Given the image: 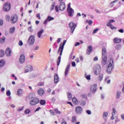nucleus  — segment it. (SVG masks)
<instances>
[{
	"label": "nucleus",
	"instance_id": "nucleus-1",
	"mask_svg": "<svg viewBox=\"0 0 124 124\" xmlns=\"http://www.w3.org/2000/svg\"><path fill=\"white\" fill-rule=\"evenodd\" d=\"M114 69V59L111 58L109 61V63L108 65L106 68V71L108 74H111L113 72Z\"/></svg>",
	"mask_w": 124,
	"mask_h": 124
},
{
	"label": "nucleus",
	"instance_id": "nucleus-2",
	"mask_svg": "<svg viewBox=\"0 0 124 124\" xmlns=\"http://www.w3.org/2000/svg\"><path fill=\"white\" fill-rule=\"evenodd\" d=\"M102 64L103 65H105L107 62V53H106V49L105 48L102 49Z\"/></svg>",
	"mask_w": 124,
	"mask_h": 124
},
{
	"label": "nucleus",
	"instance_id": "nucleus-3",
	"mask_svg": "<svg viewBox=\"0 0 124 124\" xmlns=\"http://www.w3.org/2000/svg\"><path fill=\"white\" fill-rule=\"evenodd\" d=\"M100 71H101V67H100V65H96L93 69V73L95 75H98L100 74Z\"/></svg>",
	"mask_w": 124,
	"mask_h": 124
},
{
	"label": "nucleus",
	"instance_id": "nucleus-4",
	"mask_svg": "<svg viewBox=\"0 0 124 124\" xmlns=\"http://www.w3.org/2000/svg\"><path fill=\"white\" fill-rule=\"evenodd\" d=\"M35 41V36L34 35H32L30 36L28 39V44L31 46H32L33 44H34V42Z\"/></svg>",
	"mask_w": 124,
	"mask_h": 124
},
{
	"label": "nucleus",
	"instance_id": "nucleus-5",
	"mask_svg": "<svg viewBox=\"0 0 124 124\" xmlns=\"http://www.w3.org/2000/svg\"><path fill=\"white\" fill-rule=\"evenodd\" d=\"M38 103H39V99L37 98H34L32 100H30L29 102L30 105L31 106L36 105Z\"/></svg>",
	"mask_w": 124,
	"mask_h": 124
},
{
	"label": "nucleus",
	"instance_id": "nucleus-6",
	"mask_svg": "<svg viewBox=\"0 0 124 124\" xmlns=\"http://www.w3.org/2000/svg\"><path fill=\"white\" fill-rule=\"evenodd\" d=\"M69 26L71 29V33H73V32H74V30H75V29H76L77 25H75V23H74V22H71L69 24Z\"/></svg>",
	"mask_w": 124,
	"mask_h": 124
},
{
	"label": "nucleus",
	"instance_id": "nucleus-7",
	"mask_svg": "<svg viewBox=\"0 0 124 124\" xmlns=\"http://www.w3.org/2000/svg\"><path fill=\"white\" fill-rule=\"evenodd\" d=\"M11 8V4L9 2H6L3 6V10L5 11H9Z\"/></svg>",
	"mask_w": 124,
	"mask_h": 124
},
{
	"label": "nucleus",
	"instance_id": "nucleus-8",
	"mask_svg": "<svg viewBox=\"0 0 124 124\" xmlns=\"http://www.w3.org/2000/svg\"><path fill=\"white\" fill-rule=\"evenodd\" d=\"M18 21V16L14 15L11 16V22L12 24H15Z\"/></svg>",
	"mask_w": 124,
	"mask_h": 124
},
{
	"label": "nucleus",
	"instance_id": "nucleus-9",
	"mask_svg": "<svg viewBox=\"0 0 124 124\" xmlns=\"http://www.w3.org/2000/svg\"><path fill=\"white\" fill-rule=\"evenodd\" d=\"M25 61H26V57L24 54H21L19 58L18 62L19 63L21 64H23L24 62H25Z\"/></svg>",
	"mask_w": 124,
	"mask_h": 124
},
{
	"label": "nucleus",
	"instance_id": "nucleus-10",
	"mask_svg": "<svg viewBox=\"0 0 124 124\" xmlns=\"http://www.w3.org/2000/svg\"><path fill=\"white\" fill-rule=\"evenodd\" d=\"M97 90V85L96 84H93L90 87V92L92 93H95Z\"/></svg>",
	"mask_w": 124,
	"mask_h": 124
},
{
	"label": "nucleus",
	"instance_id": "nucleus-11",
	"mask_svg": "<svg viewBox=\"0 0 124 124\" xmlns=\"http://www.w3.org/2000/svg\"><path fill=\"white\" fill-rule=\"evenodd\" d=\"M75 111L78 115H80L83 113V108L80 106H78L76 108Z\"/></svg>",
	"mask_w": 124,
	"mask_h": 124
},
{
	"label": "nucleus",
	"instance_id": "nucleus-12",
	"mask_svg": "<svg viewBox=\"0 0 124 124\" xmlns=\"http://www.w3.org/2000/svg\"><path fill=\"white\" fill-rule=\"evenodd\" d=\"M65 43H66V40H63V43H61L60 45L59 48L58 49V54L61 52V50L62 49L63 47V48H64V46L65 45Z\"/></svg>",
	"mask_w": 124,
	"mask_h": 124
},
{
	"label": "nucleus",
	"instance_id": "nucleus-13",
	"mask_svg": "<svg viewBox=\"0 0 124 124\" xmlns=\"http://www.w3.org/2000/svg\"><path fill=\"white\" fill-rule=\"evenodd\" d=\"M64 9H65V3L64 2H62L60 4L59 10L63 11Z\"/></svg>",
	"mask_w": 124,
	"mask_h": 124
},
{
	"label": "nucleus",
	"instance_id": "nucleus-14",
	"mask_svg": "<svg viewBox=\"0 0 124 124\" xmlns=\"http://www.w3.org/2000/svg\"><path fill=\"white\" fill-rule=\"evenodd\" d=\"M27 68L28 69H25V73H27L29 72L30 71H32V70H33V68L32 67V66H31V65H28L26 66Z\"/></svg>",
	"mask_w": 124,
	"mask_h": 124
},
{
	"label": "nucleus",
	"instance_id": "nucleus-15",
	"mask_svg": "<svg viewBox=\"0 0 124 124\" xmlns=\"http://www.w3.org/2000/svg\"><path fill=\"white\" fill-rule=\"evenodd\" d=\"M5 55L7 57H10L11 56V49L8 47L5 50Z\"/></svg>",
	"mask_w": 124,
	"mask_h": 124
},
{
	"label": "nucleus",
	"instance_id": "nucleus-16",
	"mask_svg": "<svg viewBox=\"0 0 124 124\" xmlns=\"http://www.w3.org/2000/svg\"><path fill=\"white\" fill-rule=\"evenodd\" d=\"M67 11L69 13V16L70 17H72V16L74 15V10H73L72 8L69 9L67 10Z\"/></svg>",
	"mask_w": 124,
	"mask_h": 124
},
{
	"label": "nucleus",
	"instance_id": "nucleus-17",
	"mask_svg": "<svg viewBox=\"0 0 124 124\" xmlns=\"http://www.w3.org/2000/svg\"><path fill=\"white\" fill-rule=\"evenodd\" d=\"M44 32V30L43 29H41L40 31L38 32L37 35L38 38H41V37L42 36V34H43Z\"/></svg>",
	"mask_w": 124,
	"mask_h": 124
},
{
	"label": "nucleus",
	"instance_id": "nucleus-18",
	"mask_svg": "<svg viewBox=\"0 0 124 124\" xmlns=\"http://www.w3.org/2000/svg\"><path fill=\"white\" fill-rule=\"evenodd\" d=\"M60 81V78H59V75L57 74L54 75V83L55 84H58Z\"/></svg>",
	"mask_w": 124,
	"mask_h": 124
},
{
	"label": "nucleus",
	"instance_id": "nucleus-19",
	"mask_svg": "<svg viewBox=\"0 0 124 124\" xmlns=\"http://www.w3.org/2000/svg\"><path fill=\"white\" fill-rule=\"evenodd\" d=\"M70 68V63H69L66 67V69H65L64 72V76H67L68 74V72L69 71V69Z\"/></svg>",
	"mask_w": 124,
	"mask_h": 124
},
{
	"label": "nucleus",
	"instance_id": "nucleus-20",
	"mask_svg": "<svg viewBox=\"0 0 124 124\" xmlns=\"http://www.w3.org/2000/svg\"><path fill=\"white\" fill-rule=\"evenodd\" d=\"M93 51V46H88V49L87 50V55H90L92 51Z\"/></svg>",
	"mask_w": 124,
	"mask_h": 124
},
{
	"label": "nucleus",
	"instance_id": "nucleus-21",
	"mask_svg": "<svg viewBox=\"0 0 124 124\" xmlns=\"http://www.w3.org/2000/svg\"><path fill=\"white\" fill-rule=\"evenodd\" d=\"M29 99L30 100H31L32 99H33V98H36L35 97V94L34 93H30L28 95Z\"/></svg>",
	"mask_w": 124,
	"mask_h": 124
},
{
	"label": "nucleus",
	"instance_id": "nucleus-22",
	"mask_svg": "<svg viewBox=\"0 0 124 124\" xmlns=\"http://www.w3.org/2000/svg\"><path fill=\"white\" fill-rule=\"evenodd\" d=\"M86 103H87V102L84 99H82L79 101V104L80 105H81V106H85L86 105Z\"/></svg>",
	"mask_w": 124,
	"mask_h": 124
},
{
	"label": "nucleus",
	"instance_id": "nucleus-23",
	"mask_svg": "<svg viewBox=\"0 0 124 124\" xmlns=\"http://www.w3.org/2000/svg\"><path fill=\"white\" fill-rule=\"evenodd\" d=\"M45 93V92L44 91V90H43V89H40L38 91V93L40 95H44Z\"/></svg>",
	"mask_w": 124,
	"mask_h": 124
},
{
	"label": "nucleus",
	"instance_id": "nucleus-24",
	"mask_svg": "<svg viewBox=\"0 0 124 124\" xmlns=\"http://www.w3.org/2000/svg\"><path fill=\"white\" fill-rule=\"evenodd\" d=\"M22 93H23V90L21 89H19L17 91V94L18 96H21Z\"/></svg>",
	"mask_w": 124,
	"mask_h": 124
},
{
	"label": "nucleus",
	"instance_id": "nucleus-25",
	"mask_svg": "<svg viewBox=\"0 0 124 124\" xmlns=\"http://www.w3.org/2000/svg\"><path fill=\"white\" fill-rule=\"evenodd\" d=\"M108 116V112H104L103 118L105 121H106V118H107V116Z\"/></svg>",
	"mask_w": 124,
	"mask_h": 124
},
{
	"label": "nucleus",
	"instance_id": "nucleus-26",
	"mask_svg": "<svg viewBox=\"0 0 124 124\" xmlns=\"http://www.w3.org/2000/svg\"><path fill=\"white\" fill-rule=\"evenodd\" d=\"M4 64H5V61H4V60H2L0 61V67H2V66H4Z\"/></svg>",
	"mask_w": 124,
	"mask_h": 124
},
{
	"label": "nucleus",
	"instance_id": "nucleus-27",
	"mask_svg": "<svg viewBox=\"0 0 124 124\" xmlns=\"http://www.w3.org/2000/svg\"><path fill=\"white\" fill-rule=\"evenodd\" d=\"M121 41H122V39H118L117 38L114 39V42L116 44L120 43Z\"/></svg>",
	"mask_w": 124,
	"mask_h": 124
},
{
	"label": "nucleus",
	"instance_id": "nucleus-28",
	"mask_svg": "<svg viewBox=\"0 0 124 124\" xmlns=\"http://www.w3.org/2000/svg\"><path fill=\"white\" fill-rule=\"evenodd\" d=\"M98 80H99V81H102L103 79V74H100L99 75V76L98 77Z\"/></svg>",
	"mask_w": 124,
	"mask_h": 124
},
{
	"label": "nucleus",
	"instance_id": "nucleus-29",
	"mask_svg": "<svg viewBox=\"0 0 124 124\" xmlns=\"http://www.w3.org/2000/svg\"><path fill=\"white\" fill-rule=\"evenodd\" d=\"M14 31H15V27L11 28L9 30L10 33H14Z\"/></svg>",
	"mask_w": 124,
	"mask_h": 124
},
{
	"label": "nucleus",
	"instance_id": "nucleus-30",
	"mask_svg": "<svg viewBox=\"0 0 124 124\" xmlns=\"http://www.w3.org/2000/svg\"><path fill=\"white\" fill-rule=\"evenodd\" d=\"M77 117L76 116H73L72 118V122L73 123V124H75L76 122H77Z\"/></svg>",
	"mask_w": 124,
	"mask_h": 124
},
{
	"label": "nucleus",
	"instance_id": "nucleus-31",
	"mask_svg": "<svg viewBox=\"0 0 124 124\" xmlns=\"http://www.w3.org/2000/svg\"><path fill=\"white\" fill-rule=\"evenodd\" d=\"M4 51H3V50H0V58H2V57H4Z\"/></svg>",
	"mask_w": 124,
	"mask_h": 124
},
{
	"label": "nucleus",
	"instance_id": "nucleus-32",
	"mask_svg": "<svg viewBox=\"0 0 124 124\" xmlns=\"http://www.w3.org/2000/svg\"><path fill=\"white\" fill-rule=\"evenodd\" d=\"M72 101H73L74 104L76 105V104H77L78 103V100L75 97L73 98Z\"/></svg>",
	"mask_w": 124,
	"mask_h": 124
},
{
	"label": "nucleus",
	"instance_id": "nucleus-33",
	"mask_svg": "<svg viewBox=\"0 0 124 124\" xmlns=\"http://www.w3.org/2000/svg\"><path fill=\"white\" fill-rule=\"evenodd\" d=\"M0 43H4L5 42V37H2L0 39Z\"/></svg>",
	"mask_w": 124,
	"mask_h": 124
},
{
	"label": "nucleus",
	"instance_id": "nucleus-34",
	"mask_svg": "<svg viewBox=\"0 0 124 124\" xmlns=\"http://www.w3.org/2000/svg\"><path fill=\"white\" fill-rule=\"evenodd\" d=\"M62 59V57L61 56H59L57 59V65H60V63H61V59Z\"/></svg>",
	"mask_w": 124,
	"mask_h": 124
},
{
	"label": "nucleus",
	"instance_id": "nucleus-35",
	"mask_svg": "<svg viewBox=\"0 0 124 124\" xmlns=\"http://www.w3.org/2000/svg\"><path fill=\"white\" fill-rule=\"evenodd\" d=\"M40 104L41 105H45L46 104V101L45 100H41Z\"/></svg>",
	"mask_w": 124,
	"mask_h": 124
},
{
	"label": "nucleus",
	"instance_id": "nucleus-36",
	"mask_svg": "<svg viewBox=\"0 0 124 124\" xmlns=\"http://www.w3.org/2000/svg\"><path fill=\"white\" fill-rule=\"evenodd\" d=\"M122 93V92L118 91L116 93V98H120V95H121V94Z\"/></svg>",
	"mask_w": 124,
	"mask_h": 124
},
{
	"label": "nucleus",
	"instance_id": "nucleus-37",
	"mask_svg": "<svg viewBox=\"0 0 124 124\" xmlns=\"http://www.w3.org/2000/svg\"><path fill=\"white\" fill-rule=\"evenodd\" d=\"M46 19L47 20V21H48V22H50V21L54 20V17H51V16H48Z\"/></svg>",
	"mask_w": 124,
	"mask_h": 124
},
{
	"label": "nucleus",
	"instance_id": "nucleus-38",
	"mask_svg": "<svg viewBox=\"0 0 124 124\" xmlns=\"http://www.w3.org/2000/svg\"><path fill=\"white\" fill-rule=\"evenodd\" d=\"M6 21H7V22H9V21H10V16H9V15H7L6 16Z\"/></svg>",
	"mask_w": 124,
	"mask_h": 124
},
{
	"label": "nucleus",
	"instance_id": "nucleus-39",
	"mask_svg": "<svg viewBox=\"0 0 124 124\" xmlns=\"http://www.w3.org/2000/svg\"><path fill=\"white\" fill-rule=\"evenodd\" d=\"M68 98L70 100L72 98V95L71 94V93H68Z\"/></svg>",
	"mask_w": 124,
	"mask_h": 124
},
{
	"label": "nucleus",
	"instance_id": "nucleus-40",
	"mask_svg": "<svg viewBox=\"0 0 124 124\" xmlns=\"http://www.w3.org/2000/svg\"><path fill=\"white\" fill-rule=\"evenodd\" d=\"M80 96L81 98H84L85 99H87V95L85 94H81Z\"/></svg>",
	"mask_w": 124,
	"mask_h": 124
},
{
	"label": "nucleus",
	"instance_id": "nucleus-41",
	"mask_svg": "<svg viewBox=\"0 0 124 124\" xmlns=\"http://www.w3.org/2000/svg\"><path fill=\"white\" fill-rule=\"evenodd\" d=\"M85 76L87 79V80H91V75H88L87 76V74L85 75Z\"/></svg>",
	"mask_w": 124,
	"mask_h": 124
},
{
	"label": "nucleus",
	"instance_id": "nucleus-42",
	"mask_svg": "<svg viewBox=\"0 0 124 124\" xmlns=\"http://www.w3.org/2000/svg\"><path fill=\"white\" fill-rule=\"evenodd\" d=\"M112 111L113 112L112 113V115H113V116H115V115H116V113H117V110H116V109L113 108Z\"/></svg>",
	"mask_w": 124,
	"mask_h": 124
},
{
	"label": "nucleus",
	"instance_id": "nucleus-43",
	"mask_svg": "<svg viewBox=\"0 0 124 124\" xmlns=\"http://www.w3.org/2000/svg\"><path fill=\"white\" fill-rule=\"evenodd\" d=\"M87 23H89V25H92V24H93V21L91 20H86Z\"/></svg>",
	"mask_w": 124,
	"mask_h": 124
},
{
	"label": "nucleus",
	"instance_id": "nucleus-44",
	"mask_svg": "<svg viewBox=\"0 0 124 124\" xmlns=\"http://www.w3.org/2000/svg\"><path fill=\"white\" fill-rule=\"evenodd\" d=\"M25 114H30V113H31V110H30V109H26L25 111Z\"/></svg>",
	"mask_w": 124,
	"mask_h": 124
},
{
	"label": "nucleus",
	"instance_id": "nucleus-45",
	"mask_svg": "<svg viewBox=\"0 0 124 124\" xmlns=\"http://www.w3.org/2000/svg\"><path fill=\"white\" fill-rule=\"evenodd\" d=\"M54 111H55V113H56V114H61V111H60L59 110V109H55L54 110Z\"/></svg>",
	"mask_w": 124,
	"mask_h": 124
},
{
	"label": "nucleus",
	"instance_id": "nucleus-46",
	"mask_svg": "<svg viewBox=\"0 0 124 124\" xmlns=\"http://www.w3.org/2000/svg\"><path fill=\"white\" fill-rule=\"evenodd\" d=\"M11 94V93H10V91L8 90V92H6V95L8 96H10Z\"/></svg>",
	"mask_w": 124,
	"mask_h": 124
},
{
	"label": "nucleus",
	"instance_id": "nucleus-47",
	"mask_svg": "<svg viewBox=\"0 0 124 124\" xmlns=\"http://www.w3.org/2000/svg\"><path fill=\"white\" fill-rule=\"evenodd\" d=\"M49 112H50L51 116H55V112L53 110H51L49 111Z\"/></svg>",
	"mask_w": 124,
	"mask_h": 124
},
{
	"label": "nucleus",
	"instance_id": "nucleus-48",
	"mask_svg": "<svg viewBox=\"0 0 124 124\" xmlns=\"http://www.w3.org/2000/svg\"><path fill=\"white\" fill-rule=\"evenodd\" d=\"M0 26H3V20L0 19Z\"/></svg>",
	"mask_w": 124,
	"mask_h": 124
},
{
	"label": "nucleus",
	"instance_id": "nucleus-49",
	"mask_svg": "<svg viewBox=\"0 0 124 124\" xmlns=\"http://www.w3.org/2000/svg\"><path fill=\"white\" fill-rule=\"evenodd\" d=\"M86 113H87V114H88V115H91L92 114V111H91V110H87L86 111Z\"/></svg>",
	"mask_w": 124,
	"mask_h": 124
},
{
	"label": "nucleus",
	"instance_id": "nucleus-50",
	"mask_svg": "<svg viewBox=\"0 0 124 124\" xmlns=\"http://www.w3.org/2000/svg\"><path fill=\"white\" fill-rule=\"evenodd\" d=\"M18 45L19 46H23V42H22V41H19V43H18Z\"/></svg>",
	"mask_w": 124,
	"mask_h": 124
},
{
	"label": "nucleus",
	"instance_id": "nucleus-51",
	"mask_svg": "<svg viewBox=\"0 0 124 124\" xmlns=\"http://www.w3.org/2000/svg\"><path fill=\"white\" fill-rule=\"evenodd\" d=\"M54 8H55V3H53V4L51 8V10H54Z\"/></svg>",
	"mask_w": 124,
	"mask_h": 124
},
{
	"label": "nucleus",
	"instance_id": "nucleus-52",
	"mask_svg": "<svg viewBox=\"0 0 124 124\" xmlns=\"http://www.w3.org/2000/svg\"><path fill=\"white\" fill-rule=\"evenodd\" d=\"M55 10L56 12H59V6H55Z\"/></svg>",
	"mask_w": 124,
	"mask_h": 124
},
{
	"label": "nucleus",
	"instance_id": "nucleus-53",
	"mask_svg": "<svg viewBox=\"0 0 124 124\" xmlns=\"http://www.w3.org/2000/svg\"><path fill=\"white\" fill-rule=\"evenodd\" d=\"M36 17H37V18H38V19H39V20H40V19H41V17H40V14H37Z\"/></svg>",
	"mask_w": 124,
	"mask_h": 124
},
{
	"label": "nucleus",
	"instance_id": "nucleus-54",
	"mask_svg": "<svg viewBox=\"0 0 124 124\" xmlns=\"http://www.w3.org/2000/svg\"><path fill=\"white\" fill-rule=\"evenodd\" d=\"M98 29H96L94 30L93 31V33H96V32H97V31H98Z\"/></svg>",
	"mask_w": 124,
	"mask_h": 124
},
{
	"label": "nucleus",
	"instance_id": "nucleus-55",
	"mask_svg": "<svg viewBox=\"0 0 124 124\" xmlns=\"http://www.w3.org/2000/svg\"><path fill=\"white\" fill-rule=\"evenodd\" d=\"M72 66H76V63L74 62H72Z\"/></svg>",
	"mask_w": 124,
	"mask_h": 124
},
{
	"label": "nucleus",
	"instance_id": "nucleus-56",
	"mask_svg": "<svg viewBox=\"0 0 124 124\" xmlns=\"http://www.w3.org/2000/svg\"><path fill=\"white\" fill-rule=\"evenodd\" d=\"M23 109H24V107H22L20 108L17 109V111H18V112H20L21 111H22L23 110Z\"/></svg>",
	"mask_w": 124,
	"mask_h": 124
},
{
	"label": "nucleus",
	"instance_id": "nucleus-57",
	"mask_svg": "<svg viewBox=\"0 0 124 124\" xmlns=\"http://www.w3.org/2000/svg\"><path fill=\"white\" fill-rule=\"evenodd\" d=\"M93 61H94V62H96V61H98V58H97V57H94L93 59Z\"/></svg>",
	"mask_w": 124,
	"mask_h": 124
},
{
	"label": "nucleus",
	"instance_id": "nucleus-58",
	"mask_svg": "<svg viewBox=\"0 0 124 124\" xmlns=\"http://www.w3.org/2000/svg\"><path fill=\"white\" fill-rule=\"evenodd\" d=\"M67 124L66 121L63 119L61 124Z\"/></svg>",
	"mask_w": 124,
	"mask_h": 124
},
{
	"label": "nucleus",
	"instance_id": "nucleus-59",
	"mask_svg": "<svg viewBox=\"0 0 124 124\" xmlns=\"http://www.w3.org/2000/svg\"><path fill=\"white\" fill-rule=\"evenodd\" d=\"M118 31H119V32H121V33H123L124 30H123V29H120L119 30H118Z\"/></svg>",
	"mask_w": 124,
	"mask_h": 124
},
{
	"label": "nucleus",
	"instance_id": "nucleus-60",
	"mask_svg": "<svg viewBox=\"0 0 124 124\" xmlns=\"http://www.w3.org/2000/svg\"><path fill=\"white\" fill-rule=\"evenodd\" d=\"M70 5H71V3H69L68 4V9H67V10H68V9H70V8H71V7H70Z\"/></svg>",
	"mask_w": 124,
	"mask_h": 124
},
{
	"label": "nucleus",
	"instance_id": "nucleus-61",
	"mask_svg": "<svg viewBox=\"0 0 124 124\" xmlns=\"http://www.w3.org/2000/svg\"><path fill=\"white\" fill-rule=\"evenodd\" d=\"M112 24H111L110 22H108L107 24V27H110L111 26Z\"/></svg>",
	"mask_w": 124,
	"mask_h": 124
},
{
	"label": "nucleus",
	"instance_id": "nucleus-62",
	"mask_svg": "<svg viewBox=\"0 0 124 124\" xmlns=\"http://www.w3.org/2000/svg\"><path fill=\"white\" fill-rule=\"evenodd\" d=\"M79 45H80V43L79 42H77L75 45V46H79Z\"/></svg>",
	"mask_w": 124,
	"mask_h": 124
},
{
	"label": "nucleus",
	"instance_id": "nucleus-63",
	"mask_svg": "<svg viewBox=\"0 0 124 124\" xmlns=\"http://www.w3.org/2000/svg\"><path fill=\"white\" fill-rule=\"evenodd\" d=\"M28 31L31 32L33 31V30H31V27H30L28 28Z\"/></svg>",
	"mask_w": 124,
	"mask_h": 124
},
{
	"label": "nucleus",
	"instance_id": "nucleus-64",
	"mask_svg": "<svg viewBox=\"0 0 124 124\" xmlns=\"http://www.w3.org/2000/svg\"><path fill=\"white\" fill-rule=\"evenodd\" d=\"M121 118L122 119V120H124V114H123L121 115Z\"/></svg>",
	"mask_w": 124,
	"mask_h": 124
}]
</instances>
